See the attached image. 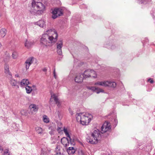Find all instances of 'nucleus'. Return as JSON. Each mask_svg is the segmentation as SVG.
Listing matches in <instances>:
<instances>
[{"label": "nucleus", "instance_id": "nucleus-46", "mask_svg": "<svg viewBox=\"0 0 155 155\" xmlns=\"http://www.w3.org/2000/svg\"><path fill=\"white\" fill-rule=\"evenodd\" d=\"M1 15H2L1 14V13L0 12V17L1 16Z\"/></svg>", "mask_w": 155, "mask_h": 155}, {"label": "nucleus", "instance_id": "nucleus-7", "mask_svg": "<svg viewBox=\"0 0 155 155\" xmlns=\"http://www.w3.org/2000/svg\"><path fill=\"white\" fill-rule=\"evenodd\" d=\"M52 18L53 19L56 18L62 15L63 12L60 8H55L52 12Z\"/></svg>", "mask_w": 155, "mask_h": 155}, {"label": "nucleus", "instance_id": "nucleus-42", "mask_svg": "<svg viewBox=\"0 0 155 155\" xmlns=\"http://www.w3.org/2000/svg\"><path fill=\"white\" fill-rule=\"evenodd\" d=\"M48 129H49V130H52V128L51 127H49Z\"/></svg>", "mask_w": 155, "mask_h": 155}, {"label": "nucleus", "instance_id": "nucleus-1", "mask_svg": "<svg viewBox=\"0 0 155 155\" xmlns=\"http://www.w3.org/2000/svg\"><path fill=\"white\" fill-rule=\"evenodd\" d=\"M58 34L54 29L46 31L40 39V43L43 46H49L55 43L57 40Z\"/></svg>", "mask_w": 155, "mask_h": 155}, {"label": "nucleus", "instance_id": "nucleus-43", "mask_svg": "<svg viewBox=\"0 0 155 155\" xmlns=\"http://www.w3.org/2000/svg\"><path fill=\"white\" fill-rule=\"evenodd\" d=\"M49 133L51 134H52V132L51 131H50L49 132Z\"/></svg>", "mask_w": 155, "mask_h": 155}, {"label": "nucleus", "instance_id": "nucleus-26", "mask_svg": "<svg viewBox=\"0 0 155 155\" xmlns=\"http://www.w3.org/2000/svg\"><path fill=\"white\" fill-rule=\"evenodd\" d=\"M63 130L64 131V134L67 136V137L68 138H70V136L67 129L65 127H64L63 129Z\"/></svg>", "mask_w": 155, "mask_h": 155}, {"label": "nucleus", "instance_id": "nucleus-15", "mask_svg": "<svg viewBox=\"0 0 155 155\" xmlns=\"http://www.w3.org/2000/svg\"><path fill=\"white\" fill-rule=\"evenodd\" d=\"M35 24L42 28L45 27L46 25L45 22L43 20H40L37 22H35Z\"/></svg>", "mask_w": 155, "mask_h": 155}, {"label": "nucleus", "instance_id": "nucleus-13", "mask_svg": "<svg viewBox=\"0 0 155 155\" xmlns=\"http://www.w3.org/2000/svg\"><path fill=\"white\" fill-rule=\"evenodd\" d=\"M32 87L33 88H32L31 87L28 86V85L26 86L25 87V89L27 93L30 94L33 90H36V87L35 86L33 85Z\"/></svg>", "mask_w": 155, "mask_h": 155}, {"label": "nucleus", "instance_id": "nucleus-9", "mask_svg": "<svg viewBox=\"0 0 155 155\" xmlns=\"http://www.w3.org/2000/svg\"><path fill=\"white\" fill-rule=\"evenodd\" d=\"M57 52L58 54L61 55L62 54L61 48L63 46V41L62 40L58 41L56 44Z\"/></svg>", "mask_w": 155, "mask_h": 155}, {"label": "nucleus", "instance_id": "nucleus-16", "mask_svg": "<svg viewBox=\"0 0 155 155\" xmlns=\"http://www.w3.org/2000/svg\"><path fill=\"white\" fill-rule=\"evenodd\" d=\"M90 70H85L84 73L83 74H82V76L85 79L88 78H90Z\"/></svg>", "mask_w": 155, "mask_h": 155}, {"label": "nucleus", "instance_id": "nucleus-25", "mask_svg": "<svg viewBox=\"0 0 155 155\" xmlns=\"http://www.w3.org/2000/svg\"><path fill=\"white\" fill-rule=\"evenodd\" d=\"M96 89L95 91L96 92L97 94H99L101 92L103 93L104 92L103 90L99 87H96Z\"/></svg>", "mask_w": 155, "mask_h": 155}, {"label": "nucleus", "instance_id": "nucleus-41", "mask_svg": "<svg viewBox=\"0 0 155 155\" xmlns=\"http://www.w3.org/2000/svg\"><path fill=\"white\" fill-rule=\"evenodd\" d=\"M43 71L44 72H46L47 71V69L46 68H44L43 69Z\"/></svg>", "mask_w": 155, "mask_h": 155}, {"label": "nucleus", "instance_id": "nucleus-3", "mask_svg": "<svg viewBox=\"0 0 155 155\" xmlns=\"http://www.w3.org/2000/svg\"><path fill=\"white\" fill-rule=\"evenodd\" d=\"M88 114H86L85 115L82 113H77L76 115V119L78 122H80L83 125H86L88 124L91 120V115L89 116Z\"/></svg>", "mask_w": 155, "mask_h": 155}, {"label": "nucleus", "instance_id": "nucleus-33", "mask_svg": "<svg viewBox=\"0 0 155 155\" xmlns=\"http://www.w3.org/2000/svg\"><path fill=\"white\" fill-rule=\"evenodd\" d=\"M69 141V143H70L71 145H73L74 144V141L73 140H72L71 138V137H70V138H68Z\"/></svg>", "mask_w": 155, "mask_h": 155}, {"label": "nucleus", "instance_id": "nucleus-23", "mask_svg": "<svg viewBox=\"0 0 155 155\" xmlns=\"http://www.w3.org/2000/svg\"><path fill=\"white\" fill-rule=\"evenodd\" d=\"M90 78L91 77L95 78H97V74L95 71L93 70H90Z\"/></svg>", "mask_w": 155, "mask_h": 155}, {"label": "nucleus", "instance_id": "nucleus-6", "mask_svg": "<svg viewBox=\"0 0 155 155\" xmlns=\"http://www.w3.org/2000/svg\"><path fill=\"white\" fill-rule=\"evenodd\" d=\"M38 109V106L35 104H31L28 108V113L30 114H35Z\"/></svg>", "mask_w": 155, "mask_h": 155}, {"label": "nucleus", "instance_id": "nucleus-12", "mask_svg": "<svg viewBox=\"0 0 155 155\" xmlns=\"http://www.w3.org/2000/svg\"><path fill=\"white\" fill-rule=\"evenodd\" d=\"M34 59L33 58H30L28 59L25 62L26 69H28L30 65L32 63V59Z\"/></svg>", "mask_w": 155, "mask_h": 155}, {"label": "nucleus", "instance_id": "nucleus-21", "mask_svg": "<svg viewBox=\"0 0 155 155\" xmlns=\"http://www.w3.org/2000/svg\"><path fill=\"white\" fill-rule=\"evenodd\" d=\"M9 78H10L9 81L10 84L12 86H17V82L15 80L12 78V77L11 78V77L9 76Z\"/></svg>", "mask_w": 155, "mask_h": 155}, {"label": "nucleus", "instance_id": "nucleus-30", "mask_svg": "<svg viewBox=\"0 0 155 155\" xmlns=\"http://www.w3.org/2000/svg\"><path fill=\"white\" fill-rule=\"evenodd\" d=\"M87 89L91 90L93 91H95L96 90V87H87Z\"/></svg>", "mask_w": 155, "mask_h": 155}, {"label": "nucleus", "instance_id": "nucleus-18", "mask_svg": "<svg viewBox=\"0 0 155 155\" xmlns=\"http://www.w3.org/2000/svg\"><path fill=\"white\" fill-rule=\"evenodd\" d=\"M33 44V43L31 41L27 40L25 43V45L26 48H31Z\"/></svg>", "mask_w": 155, "mask_h": 155}, {"label": "nucleus", "instance_id": "nucleus-34", "mask_svg": "<svg viewBox=\"0 0 155 155\" xmlns=\"http://www.w3.org/2000/svg\"><path fill=\"white\" fill-rule=\"evenodd\" d=\"M57 130L58 133H60L61 131L63 130L62 129L61 127H58Z\"/></svg>", "mask_w": 155, "mask_h": 155}, {"label": "nucleus", "instance_id": "nucleus-8", "mask_svg": "<svg viewBox=\"0 0 155 155\" xmlns=\"http://www.w3.org/2000/svg\"><path fill=\"white\" fill-rule=\"evenodd\" d=\"M110 125L108 122H105L101 127V133L103 134L111 130Z\"/></svg>", "mask_w": 155, "mask_h": 155}, {"label": "nucleus", "instance_id": "nucleus-10", "mask_svg": "<svg viewBox=\"0 0 155 155\" xmlns=\"http://www.w3.org/2000/svg\"><path fill=\"white\" fill-rule=\"evenodd\" d=\"M51 98H53L54 99L55 104L58 108H59L61 106L62 102L58 99L56 94H52ZM51 101V99L50 100V101Z\"/></svg>", "mask_w": 155, "mask_h": 155}, {"label": "nucleus", "instance_id": "nucleus-36", "mask_svg": "<svg viewBox=\"0 0 155 155\" xmlns=\"http://www.w3.org/2000/svg\"><path fill=\"white\" fill-rule=\"evenodd\" d=\"M21 113L23 115H25L26 114V112L24 110H21Z\"/></svg>", "mask_w": 155, "mask_h": 155}, {"label": "nucleus", "instance_id": "nucleus-35", "mask_svg": "<svg viewBox=\"0 0 155 155\" xmlns=\"http://www.w3.org/2000/svg\"><path fill=\"white\" fill-rule=\"evenodd\" d=\"M41 155H48L47 153L43 150H42Z\"/></svg>", "mask_w": 155, "mask_h": 155}, {"label": "nucleus", "instance_id": "nucleus-20", "mask_svg": "<svg viewBox=\"0 0 155 155\" xmlns=\"http://www.w3.org/2000/svg\"><path fill=\"white\" fill-rule=\"evenodd\" d=\"M7 33V31L5 28H2L0 30V35L1 37H4Z\"/></svg>", "mask_w": 155, "mask_h": 155}, {"label": "nucleus", "instance_id": "nucleus-24", "mask_svg": "<svg viewBox=\"0 0 155 155\" xmlns=\"http://www.w3.org/2000/svg\"><path fill=\"white\" fill-rule=\"evenodd\" d=\"M5 72L6 74H8L9 76L11 77V78L12 77V74L9 72V68L8 66H6L5 67Z\"/></svg>", "mask_w": 155, "mask_h": 155}, {"label": "nucleus", "instance_id": "nucleus-4", "mask_svg": "<svg viewBox=\"0 0 155 155\" xmlns=\"http://www.w3.org/2000/svg\"><path fill=\"white\" fill-rule=\"evenodd\" d=\"M31 5L33 8L35 9L34 13L38 14H40L43 13L45 8V5L43 4L37 2L36 0H33Z\"/></svg>", "mask_w": 155, "mask_h": 155}, {"label": "nucleus", "instance_id": "nucleus-29", "mask_svg": "<svg viewBox=\"0 0 155 155\" xmlns=\"http://www.w3.org/2000/svg\"><path fill=\"white\" fill-rule=\"evenodd\" d=\"M43 121L44 122L47 123H48L49 121V119L47 118L46 116H45V117H43Z\"/></svg>", "mask_w": 155, "mask_h": 155}, {"label": "nucleus", "instance_id": "nucleus-37", "mask_svg": "<svg viewBox=\"0 0 155 155\" xmlns=\"http://www.w3.org/2000/svg\"><path fill=\"white\" fill-rule=\"evenodd\" d=\"M53 74H54V78L55 79H56L57 78V76L56 75V73L55 68H54V69Z\"/></svg>", "mask_w": 155, "mask_h": 155}, {"label": "nucleus", "instance_id": "nucleus-14", "mask_svg": "<svg viewBox=\"0 0 155 155\" xmlns=\"http://www.w3.org/2000/svg\"><path fill=\"white\" fill-rule=\"evenodd\" d=\"M84 78L82 75H77L75 78L74 81L75 82L78 83H80L82 82L83 81V79Z\"/></svg>", "mask_w": 155, "mask_h": 155}, {"label": "nucleus", "instance_id": "nucleus-44", "mask_svg": "<svg viewBox=\"0 0 155 155\" xmlns=\"http://www.w3.org/2000/svg\"><path fill=\"white\" fill-rule=\"evenodd\" d=\"M15 76L17 77H18V74H16L15 75Z\"/></svg>", "mask_w": 155, "mask_h": 155}, {"label": "nucleus", "instance_id": "nucleus-2", "mask_svg": "<svg viewBox=\"0 0 155 155\" xmlns=\"http://www.w3.org/2000/svg\"><path fill=\"white\" fill-rule=\"evenodd\" d=\"M101 137L100 131L98 129L94 130L91 134V136H88L86 138V141L90 143L96 144Z\"/></svg>", "mask_w": 155, "mask_h": 155}, {"label": "nucleus", "instance_id": "nucleus-17", "mask_svg": "<svg viewBox=\"0 0 155 155\" xmlns=\"http://www.w3.org/2000/svg\"><path fill=\"white\" fill-rule=\"evenodd\" d=\"M29 84L28 80L27 79H23L20 82L21 87L27 86Z\"/></svg>", "mask_w": 155, "mask_h": 155}, {"label": "nucleus", "instance_id": "nucleus-38", "mask_svg": "<svg viewBox=\"0 0 155 155\" xmlns=\"http://www.w3.org/2000/svg\"><path fill=\"white\" fill-rule=\"evenodd\" d=\"M148 81H150V83L151 84H152L153 83V81L151 78H149L148 79Z\"/></svg>", "mask_w": 155, "mask_h": 155}, {"label": "nucleus", "instance_id": "nucleus-28", "mask_svg": "<svg viewBox=\"0 0 155 155\" xmlns=\"http://www.w3.org/2000/svg\"><path fill=\"white\" fill-rule=\"evenodd\" d=\"M60 146L59 145H57L55 148V152L56 153L60 152Z\"/></svg>", "mask_w": 155, "mask_h": 155}, {"label": "nucleus", "instance_id": "nucleus-39", "mask_svg": "<svg viewBox=\"0 0 155 155\" xmlns=\"http://www.w3.org/2000/svg\"><path fill=\"white\" fill-rule=\"evenodd\" d=\"M55 155H63L61 152L56 153V154Z\"/></svg>", "mask_w": 155, "mask_h": 155}, {"label": "nucleus", "instance_id": "nucleus-19", "mask_svg": "<svg viewBox=\"0 0 155 155\" xmlns=\"http://www.w3.org/2000/svg\"><path fill=\"white\" fill-rule=\"evenodd\" d=\"M67 151L69 154H73L75 153V150L73 147H69Z\"/></svg>", "mask_w": 155, "mask_h": 155}, {"label": "nucleus", "instance_id": "nucleus-31", "mask_svg": "<svg viewBox=\"0 0 155 155\" xmlns=\"http://www.w3.org/2000/svg\"><path fill=\"white\" fill-rule=\"evenodd\" d=\"M12 57L13 58H15L17 57V54L16 52L14 51L13 52L12 54Z\"/></svg>", "mask_w": 155, "mask_h": 155}, {"label": "nucleus", "instance_id": "nucleus-45", "mask_svg": "<svg viewBox=\"0 0 155 155\" xmlns=\"http://www.w3.org/2000/svg\"><path fill=\"white\" fill-rule=\"evenodd\" d=\"M79 155H84V154H83V153H81V155H80V154H79Z\"/></svg>", "mask_w": 155, "mask_h": 155}, {"label": "nucleus", "instance_id": "nucleus-11", "mask_svg": "<svg viewBox=\"0 0 155 155\" xmlns=\"http://www.w3.org/2000/svg\"><path fill=\"white\" fill-rule=\"evenodd\" d=\"M61 142L64 147H67L69 144L68 138L63 137L61 139Z\"/></svg>", "mask_w": 155, "mask_h": 155}, {"label": "nucleus", "instance_id": "nucleus-40", "mask_svg": "<svg viewBox=\"0 0 155 155\" xmlns=\"http://www.w3.org/2000/svg\"><path fill=\"white\" fill-rule=\"evenodd\" d=\"M114 121L115 124H117V119H114Z\"/></svg>", "mask_w": 155, "mask_h": 155}, {"label": "nucleus", "instance_id": "nucleus-5", "mask_svg": "<svg viewBox=\"0 0 155 155\" xmlns=\"http://www.w3.org/2000/svg\"><path fill=\"white\" fill-rule=\"evenodd\" d=\"M95 85H99L104 87H109L113 88L116 87V84L114 82L111 81H98L94 84Z\"/></svg>", "mask_w": 155, "mask_h": 155}, {"label": "nucleus", "instance_id": "nucleus-32", "mask_svg": "<svg viewBox=\"0 0 155 155\" xmlns=\"http://www.w3.org/2000/svg\"><path fill=\"white\" fill-rule=\"evenodd\" d=\"M55 115H58V117H60V116L61 115L60 112L59 110H57L55 114Z\"/></svg>", "mask_w": 155, "mask_h": 155}, {"label": "nucleus", "instance_id": "nucleus-47", "mask_svg": "<svg viewBox=\"0 0 155 155\" xmlns=\"http://www.w3.org/2000/svg\"><path fill=\"white\" fill-rule=\"evenodd\" d=\"M70 113H71V115H72V114H72V112H70Z\"/></svg>", "mask_w": 155, "mask_h": 155}, {"label": "nucleus", "instance_id": "nucleus-27", "mask_svg": "<svg viewBox=\"0 0 155 155\" xmlns=\"http://www.w3.org/2000/svg\"><path fill=\"white\" fill-rule=\"evenodd\" d=\"M140 3H146L148 2H150L151 0H138Z\"/></svg>", "mask_w": 155, "mask_h": 155}, {"label": "nucleus", "instance_id": "nucleus-22", "mask_svg": "<svg viewBox=\"0 0 155 155\" xmlns=\"http://www.w3.org/2000/svg\"><path fill=\"white\" fill-rule=\"evenodd\" d=\"M35 130L39 134H42L44 130L40 127H37L35 128Z\"/></svg>", "mask_w": 155, "mask_h": 155}]
</instances>
